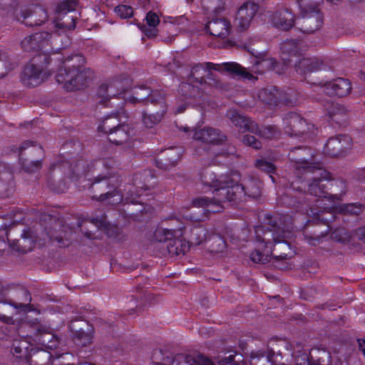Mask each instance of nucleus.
Returning <instances> with one entry per match:
<instances>
[{
    "instance_id": "obj_46",
    "label": "nucleus",
    "mask_w": 365,
    "mask_h": 365,
    "mask_svg": "<svg viewBox=\"0 0 365 365\" xmlns=\"http://www.w3.org/2000/svg\"><path fill=\"white\" fill-rule=\"evenodd\" d=\"M85 63V58L81 54L77 53L66 57L63 61V66L70 69L83 71Z\"/></svg>"
},
{
    "instance_id": "obj_26",
    "label": "nucleus",
    "mask_w": 365,
    "mask_h": 365,
    "mask_svg": "<svg viewBox=\"0 0 365 365\" xmlns=\"http://www.w3.org/2000/svg\"><path fill=\"white\" fill-rule=\"evenodd\" d=\"M227 117L241 132L248 131L252 133L257 129V123L255 121L240 114L236 110H229L227 113Z\"/></svg>"
},
{
    "instance_id": "obj_3",
    "label": "nucleus",
    "mask_w": 365,
    "mask_h": 365,
    "mask_svg": "<svg viewBox=\"0 0 365 365\" xmlns=\"http://www.w3.org/2000/svg\"><path fill=\"white\" fill-rule=\"evenodd\" d=\"M120 182L119 178L112 173L98 175L90 186L93 194L92 198L103 202L117 197V202H120L123 200V194L119 189Z\"/></svg>"
},
{
    "instance_id": "obj_20",
    "label": "nucleus",
    "mask_w": 365,
    "mask_h": 365,
    "mask_svg": "<svg viewBox=\"0 0 365 365\" xmlns=\"http://www.w3.org/2000/svg\"><path fill=\"white\" fill-rule=\"evenodd\" d=\"M69 328L73 333L75 341L85 346L91 342V326L88 322L83 319L72 320Z\"/></svg>"
},
{
    "instance_id": "obj_52",
    "label": "nucleus",
    "mask_w": 365,
    "mask_h": 365,
    "mask_svg": "<svg viewBox=\"0 0 365 365\" xmlns=\"http://www.w3.org/2000/svg\"><path fill=\"white\" fill-rule=\"evenodd\" d=\"M165 92L163 90L151 91V94L148 98V103L152 105L151 107L155 109H160V102L162 101L168 110L167 103L165 101Z\"/></svg>"
},
{
    "instance_id": "obj_29",
    "label": "nucleus",
    "mask_w": 365,
    "mask_h": 365,
    "mask_svg": "<svg viewBox=\"0 0 365 365\" xmlns=\"http://www.w3.org/2000/svg\"><path fill=\"white\" fill-rule=\"evenodd\" d=\"M294 15L292 11L284 6L278 9L272 16L273 24L276 27L289 30L294 25Z\"/></svg>"
},
{
    "instance_id": "obj_19",
    "label": "nucleus",
    "mask_w": 365,
    "mask_h": 365,
    "mask_svg": "<svg viewBox=\"0 0 365 365\" xmlns=\"http://www.w3.org/2000/svg\"><path fill=\"white\" fill-rule=\"evenodd\" d=\"M259 8V5L252 1H247L240 6L235 17L239 29L244 31L249 28Z\"/></svg>"
},
{
    "instance_id": "obj_11",
    "label": "nucleus",
    "mask_w": 365,
    "mask_h": 365,
    "mask_svg": "<svg viewBox=\"0 0 365 365\" xmlns=\"http://www.w3.org/2000/svg\"><path fill=\"white\" fill-rule=\"evenodd\" d=\"M239 180L238 173H232L227 175V182L221 185L215 192L217 202L219 208L222 207L221 204L225 202L236 203L242 200L244 197L241 187L237 184Z\"/></svg>"
},
{
    "instance_id": "obj_54",
    "label": "nucleus",
    "mask_w": 365,
    "mask_h": 365,
    "mask_svg": "<svg viewBox=\"0 0 365 365\" xmlns=\"http://www.w3.org/2000/svg\"><path fill=\"white\" fill-rule=\"evenodd\" d=\"M192 82L182 83L179 86V93L185 98H195L199 94L198 87Z\"/></svg>"
},
{
    "instance_id": "obj_47",
    "label": "nucleus",
    "mask_w": 365,
    "mask_h": 365,
    "mask_svg": "<svg viewBox=\"0 0 365 365\" xmlns=\"http://www.w3.org/2000/svg\"><path fill=\"white\" fill-rule=\"evenodd\" d=\"M91 222L96 227L103 229L109 237L118 238L120 235V229L115 225H111L103 220L94 218Z\"/></svg>"
},
{
    "instance_id": "obj_56",
    "label": "nucleus",
    "mask_w": 365,
    "mask_h": 365,
    "mask_svg": "<svg viewBox=\"0 0 365 365\" xmlns=\"http://www.w3.org/2000/svg\"><path fill=\"white\" fill-rule=\"evenodd\" d=\"M301 13L319 11L317 0H297Z\"/></svg>"
},
{
    "instance_id": "obj_25",
    "label": "nucleus",
    "mask_w": 365,
    "mask_h": 365,
    "mask_svg": "<svg viewBox=\"0 0 365 365\" xmlns=\"http://www.w3.org/2000/svg\"><path fill=\"white\" fill-rule=\"evenodd\" d=\"M206 31L215 37L225 38L230 34L231 25L225 18H212L205 25Z\"/></svg>"
},
{
    "instance_id": "obj_59",
    "label": "nucleus",
    "mask_w": 365,
    "mask_h": 365,
    "mask_svg": "<svg viewBox=\"0 0 365 365\" xmlns=\"http://www.w3.org/2000/svg\"><path fill=\"white\" fill-rule=\"evenodd\" d=\"M13 179V172L11 168L8 165L0 163V181L10 182Z\"/></svg>"
},
{
    "instance_id": "obj_39",
    "label": "nucleus",
    "mask_w": 365,
    "mask_h": 365,
    "mask_svg": "<svg viewBox=\"0 0 365 365\" xmlns=\"http://www.w3.org/2000/svg\"><path fill=\"white\" fill-rule=\"evenodd\" d=\"M329 119L338 125H344L347 121V110L340 104L332 103L327 108Z\"/></svg>"
},
{
    "instance_id": "obj_16",
    "label": "nucleus",
    "mask_w": 365,
    "mask_h": 365,
    "mask_svg": "<svg viewBox=\"0 0 365 365\" xmlns=\"http://www.w3.org/2000/svg\"><path fill=\"white\" fill-rule=\"evenodd\" d=\"M351 138L347 135H338L329 138L327 140L324 152L326 155L333 158L340 157L351 148Z\"/></svg>"
},
{
    "instance_id": "obj_55",
    "label": "nucleus",
    "mask_w": 365,
    "mask_h": 365,
    "mask_svg": "<svg viewBox=\"0 0 365 365\" xmlns=\"http://www.w3.org/2000/svg\"><path fill=\"white\" fill-rule=\"evenodd\" d=\"M341 212L344 215L357 216L362 213L364 210V205L361 203H351L344 205L341 207Z\"/></svg>"
},
{
    "instance_id": "obj_12",
    "label": "nucleus",
    "mask_w": 365,
    "mask_h": 365,
    "mask_svg": "<svg viewBox=\"0 0 365 365\" xmlns=\"http://www.w3.org/2000/svg\"><path fill=\"white\" fill-rule=\"evenodd\" d=\"M289 159L294 163L297 177L302 178L306 172H314L318 168L319 163L313 162V155L310 149L303 147L292 148L288 154Z\"/></svg>"
},
{
    "instance_id": "obj_60",
    "label": "nucleus",
    "mask_w": 365,
    "mask_h": 365,
    "mask_svg": "<svg viewBox=\"0 0 365 365\" xmlns=\"http://www.w3.org/2000/svg\"><path fill=\"white\" fill-rule=\"evenodd\" d=\"M115 11L123 19L130 18L133 16V8L127 5H118L115 7Z\"/></svg>"
},
{
    "instance_id": "obj_13",
    "label": "nucleus",
    "mask_w": 365,
    "mask_h": 365,
    "mask_svg": "<svg viewBox=\"0 0 365 365\" xmlns=\"http://www.w3.org/2000/svg\"><path fill=\"white\" fill-rule=\"evenodd\" d=\"M121 84L122 83L119 81L101 84L97 91V96L100 98L99 103H106L110 102V106H113V103L110 101L119 99L120 103L118 104V107L119 108H123L126 99Z\"/></svg>"
},
{
    "instance_id": "obj_10",
    "label": "nucleus",
    "mask_w": 365,
    "mask_h": 365,
    "mask_svg": "<svg viewBox=\"0 0 365 365\" xmlns=\"http://www.w3.org/2000/svg\"><path fill=\"white\" fill-rule=\"evenodd\" d=\"M258 97L263 103L270 106H293L298 101L297 95L294 91L289 90L284 92L276 86H268L260 90Z\"/></svg>"
},
{
    "instance_id": "obj_4",
    "label": "nucleus",
    "mask_w": 365,
    "mask_h": 365,
    "mask_svg": "<svg viewBox=\"0 0 365 365\" xmlns=\"http://www.w3.org/2000/svg\"><path fill=\"white\" fill-rule=\"evenodd\" d=\"M183 231L178 230L159 229L155 232L154 237L158 242V247L162 250V254H169L171 256L184 255L188 250V242L182 237Z\"/></svg>"
},
{
    "instance_id": "obj_40",
    "label": "nucleus",
    "mask_w": 365,
    "mask_h": 365,
    "mask_svg": "<svg viewBox=\"0 0 365 365\" xmlns=\"http://www.w3.org/2000/svg\"><path fill=\"white\" fill-rule=\"evenodd\" d=\"M32 346V344L25 338L15 339L12 343L11 353L16 357L24 359L26 361Z\"/></svg>"
},
{
    "instance_id": "obj_17",
    "label": "nucleus",
    "mask_w": 365,
    "mask_h": 365,
    "mask_svg": "<svg viewBox=\"0 0 365 365\" xmlns=\"http://www.w3.org/2000/svg\"><path fill=\"white\" fill-rule=\"evenodd\" d=\"M16 19L27 26L42 25L48 19L46 11L39 6L21 11L16 14Z\"/></svg>"
},
{
    "instance_id": "obj_24",
    "label": "nucleus",
    "mask_w": 365,
    "mask_h": 365,
    "mask_svg": "<svg viewBox=\"0 0 365 365\" xmlns=\"http://www.w3.org/2000/svg\"><path fill=\"white\" fill-rule=\"evenodd\" d=\"M48 76V75L43 72V68H38L29 63L24 67L21 81L28 87H36Z\"/></svg>"
},
{
    "instance_id": "obj_41",
    "label": "nucleus",
    "mask_w": 365,
    "mask_h": 365,
    "mask_svg": "<svg viewBox=\"0 0 365 365\" xmlns=\"http://www.w3.org/2000/svg\"><path fill=\"white\" fill-rule=\"evenodd\" d=\"M51 354L48 351L31 348L26 361L30 365H51Z\"/></svg>"
},
{
    "instance_id": "obj_28",
    "label": "nucleus",
    "mask_w": 365,
    "mask_h": 365,
    "mask_svg": "<svg viewBox=\"0 0 365 365\" xmlns=\"http://www.w3.org/2000/svg\"><path fill=\"white\" fill-rule=\"evenodd\" d=\"M29 142H24L19 148V160L22 169L28 173H33L39 170L42 168L43 158H36V156H24L26 145H29Z\"/></svg>"
},
{
    "instance_id": "obj_61",
    "label": "nucleus",
    "mask_w": 365,
    "mask_h": 365,
    "mask_svg": "<svg viewBox=\"0 0 365 365\" xmlns=\"http://www.w3.org/2000/svg\"><path fill=\"white\" fill-rule=\"evenodd\" d=\"M25 233L22 235V239L18 240L16 242L12 245V249L19 253H26L31 250V247H26L24 243L27 240V237H25Z\"/></svg>"
},
{
    "instance_id": "obj_42",
    "label": "nucleus",
    "mask_w": 365,
    "mask_h": 365,
    "mask_svg": "<svg viewBox=\"0 0 365 365\" xmlns=\"http://www.w3.org/2000/svg\"><path fill=\"white\" fill-rule=\"evenodd\" d=\"M209 236L208 230L202 225L195 226L190 230L188 244L199 245L207 240Z\"/></svg>"
},
{
    "instance_id": "obj_36",
    "label": "nucleus",
    "mask_w": 365,
    "mask_h": 365,
    "mask_svg": "<svg viewBox=\"0 0 365 365\" xmlns=\"http://www.w3.org/2000/svg\"><path fill=\"white\" fill-rule=\"evenodd\" d=\"M122 108H120V110L106 117L98 125V130L108 135L113 130L118 128V126L121 125V124L124 123L120 118V114L124 113Z\"/></svg>"
},
{
    "instance_id": "obj_43",
    "label": "nucleus",
    "mask_w": 365,
    "mask_h": 365,
    "mask_svg": "<svg viewBox=\"0 0 365 365\" xmlns=\"http://www.w3.org/2000/svg\"><path fill=\"white\" fill-rule=\"evenodd\" d=\"M151 94V89L147 86H141L134 87L132 90V96H129V101L132 103H144L148 105V98Z\"/></svg>"
},
{
    "instance_id": "obj_37",
    "label": "nucleus",
    "mask_w": 365,
    "mask_h": 365,
    "mask_svg": "<svg viewBox=\"0 0 365 365\" xmlns=\"http://www.w3.org/2000/svg\"><path fill=\"white\" fill-rule=\"evenodd\" d=\"M292 191H298V193H292L291 190L285 193L281 198L282 203L287 207H294L296 209L300 208V205L302 204L305 197L302 193V188L299 186H295L294 182L292 184Z\"/></svg>"
},
{
    "instance_id": "obj_63",
    "label": "nucleus",
    "mask_w": 365,
    "mask_h": 365,
    "mask_svg": "<svg viewBox=\"0 0 365 365\" xmlns=\"http://www.w3.org/2000/svg\"><path fill=\"white\" fill-rule=\"evenodd\" d=\"M296 365H320L319 363L312 364L309 356L305 353L298 354L295 358Z\"/></svg>"
},
{
    "instance_id": "obj_2",
    "label": "nucleus",
    "mask_w": 365,
    "mask_h": 365,
    "mask_svg": "<svg viewBox=\"0 0 365 365\" xmlns=\"http://www.w3.org/2000/svg\"><path fill=\"white\" fill-rule=\"evenodd\" d=\"M210 70L217 71L223 73L230 74L233 77L250 81H256L257 79L251 72L237 63H213L207 62L204 64L199 63L193 66L188 76L187 81L200 85L208 83L211 86L220 87L221 83L214 78Z\"/></svg>"
},
{
    "instance_id": "obj_23",
    "label": "nucleus",
    "mask_w": 365,
    "mask_h": 365,
    "mask_svg": "<svg viewBox=\"0 0 365 365\" xmlns=\"http://www.w3.org/2000/svg\"><path fill=\"white\" fill-rule=\"evenodd\" d=\"M180 149L169 148L157 155L155 158L156 166L163 170H169L175 167L180 159Z\"/></svg>"
},
{
    "instance_id": "obj_44",
    "label": "nucleus",
    "mask_w": 365,
    "mask_h": 365,
    "mask_svg": "<svg viewBox=\"0 0 365 365\" xmlns=\"http://www.w3.org/2000/svg\"><path fill=\"white\" fill-rule=\"evenodd\" d=\"M63 227H64V225L62 224V222L59 220H55L53 225L51 227L46 228V230L47 235L51 240L56 241L59 244L62 243L65 245L63 241L66 235H62L61 228Z\"/></svg>"
},
{
    "instance_id": "obj_34",
    "label": "nucleus",
    "mask_w": 365,
    "mask_h": 365,
    "mask_svg": "<svg viewBox=\"0 0 365 365\" xmlns=\"http://www.w3.org/2000/svg\"><path fill=\"white\" fill-rule=\"evenodd\" d=\"M278 357H281V354H275L272 351H269L267 354L262 351H252L250 356V364L251 365H261L266 362L271 363L272 365H286L284 363L278 362Z\"/></svg>"
},
{
    "instance_id": "obj_6",
    "label": "nucleus",
    "mask_w": 365,
    "mask_h": 365,
    "mask_svg": "<svg viewBox=\"0 0 365 365\" xmlns=\"http://www.w3.org/2000/svg\"><path fill=\"white\" fill-rule=\"evenodd\" d=\"M93 78V71L90 68L83 71L70 69L62 66L56 76V81L63 85L67 91H74L86 87Z\"/></svg>"
},
{
    "instance_id": "obj_31",
    "label": "nucleus",
    "mask_w": 365,
    "mask_h": 365,
    "mask_svg": "<svg viewBox=\"0 0 365 365\" xmlns=\"http://www.w3.org/2000/svg\"><path fill=\"white\" fill-rule=\"evenodd\" d=\"M166 113L167 109L161 101L160 109L149 107L146 110L143 112V123L147 128H153L162 120Z\"/></svg>"
},
{
    "instance_id": "obj_50",
    "label": "nucleus",
    "mask_w": 365,
    "mask_h": 365,
    "mask_svg": "<svg viewBox=\"0 0 365 365\" xmlns=\"http://www.w3.org/2000/svg\"><path fill=\"white\" fill-rule=\"evenodd\" d=\"M252 133L264 139H272L279 133V131L275 125H269L259 127L257 124L256 130Z\"/></svg>"
},
{
    "instance_id": "obj_58",
    "label": "nucleus",
    "mask_w": 365,
    "mask_h": 365,
    "mask_svg": "<svg viewBox=\"0 0 365 365\" xmlns=\"http://www.w3.org/2000/svg\"><path fill=\"white\" fill-rule=\"evenodd\" d=\"M255 167L267 173V174H272V173H274L275 172V170H276V167L275 165L267 161V160H265L264 159H258L255 161Z\"/></svg>"
},
{
    "instance_id": "obj_18",
    "label": "nucleus",
    "mask_w": 365,
    "mask_h": 365,
    "mask_svg": "<svg viewBox=\"0 0 365 365\" xmlns=\"http://www.w3.org/2000/svg\"><path fill=\"white\" fill-rule=\"evenodd\" d=\"M323 24V15L320 11L301 13L297 19L298 29L304 34H312L318 31Z\"/></svg>"
},
{
    "instance_id": "obj_64",
    "label": "nucleus",
    "mask_w": 365,
    "mask_h": 365,
    "mask_svg": "<svg viewBox=\"0 0 365 365\" xmlns=\"http://www.w3.org/2000/svg\"><path fill=\"white\" fill-rule=\"evenodd\" d=\"M145 20L148 26L150 27H156V26L160 23L159 17L153 11H149L147 14Z\"/></svg>"
},
{
    "instance_id": "obj_32",
    "label": "nucleus",
    "mask_w": 365,
    "mask_h": 365,
    "mask_svg": "<svg viewBox=\"0 0 365 365\" xmlns=\"http://www.w3.org/2000/svg\"><path fill=\"white\" fill-rule=\"evenodd\" d=\"M199 175L202 182L205 185L213 187L215 189V192L222 184L225 183L227 181V175H221L219 177H217L215 172L210 168L203 169Z\"/></svg>"
},
{
    "instance_id": "obj_1",
    "label": "nucleus",
    "mask_w": 365,
    "mask_h": 365,
    "mask_svg": "<svg viewBox=\"0 0 365 365\" xmlns=\"http://www.w3.org/2000/svg\"><path fill=\"white\" fill-rule=\"evenodd\" d=\"M292 225L284 226L282 219H270L266 226H258L255 229L259 245L250 254V259L255 263L266 264L272 261L279 269L288 267L283 262L293 255L289 240L293 237Z\"/></svg>"
},
{
    "instance_id": "obj_53",
    "label": "nucleus",
    "mask_w": 365,
    "mask_h": 365,
    "mask_svg": "<svg viewBox=\"0 0 365 365\" xmlns=\"http://www.w3.org/2000/svg\"><path fill=\"white\" fill-rule=\"evenodd\" d=\"M218 359V365H244L245 364L243 356L237 352Z\"/></svg>"
},
{
    "instance_id": "obj_5",
    "label": "nucleus",
    "mask_w": 365,
    "mask_h": 365,
    "mask_svg": "<svg viewBox=\"0 0 365 365\" xmlns=\"http://www.w3.org/2000/svg\"><path fill=\"white\" fill-rule=\"evenodd\" d=\"M30 329L26 336L34 338V340L46 349H56L59 344V339L49 327L41 324L38 321H27L23 323L19 329V334H24L25 330Z\"/></svg>"
},
{
    "instance_id": "obj_9",
    "label": "nucleus",
    "mask_w": 365,
    "mask_h": 365,
    "mask_svg": "<svg viewBox=\"0 0 365 365\" xmlns=\"http://www.w3.org/2000/svg\"><path fill=\"white\" fill-rule=\"evenodd\" d=\"M284 132L288 135L306 139L314 130V125L296 113H287L283 119Z\"/></svg>"
},
{
    "instance_id": "obj_22",
    "label": "nucleus",
    "mask_w": 365,
    "mask_h": 365,
    "mask_svg": "<svg viewBox=\"0 0 365 365\" xmlns=\"http://www.w3.org/2000/svg\"><path fill=\"white\" fill-rule=\"evenodd\" d=\"M48 31L36 33L26 36L21 42V48L26 52H33L41 49L51 38Z\"/></svg>"
},
{
    "instance_id": "obj_33",
    "label": "nucleus",
    "mask_w": 365,
    "mask_h": 365,
    "mask_svg": "<svg viewBox=\"0 0 365 365\" xmlns=\"http://www.w3.org/2000/svg\"><path fill=\"white\" fill-rule=\"evenodd\" d=\"M244 197L257 198L261 195L262 182L257 178L249 176L240 185Z\"/></svg>"
},
{
    "instance_id": "obj_15",
    "label": "nucleus",
    "mask_w": 365,
    "mask_h": 365,
    "mask_svg": "<svg viewBox=\"0 0 365 365\" xmlns=\"http://www.w3.org/2000/svg\"><path fill=\"white\" fill-rule=\"evenodd\" d=\"M77 6V0H63L60 2L56 7L58 14L55 26L57 29H63L66 30L73 29L76 27V17L67 14L74 11Z\"/></svg>"
},
{
    "instance_id": "obj_7",
    "label": "nucleus",
    "mask_w": 365,
    "mask_h": 365,
    "mask_svg": "<svg viewBox=\"0 0 365 365\" xmlns=\"http://www.w3.org/2000/svg\"><path fill=\"white\" fill-rule=\"evenodd\" d=\"M192 132V139L202 143L195 148V153L198 156L208 154L211 145H222L227 140V136L220 130L212 127L195 128Z\"/></svg>"
},
{
    "instance_id": "obj_35",
    "label": "nucleus",
    "mask_w": 365,
    "mask_h": 365,
    "mask_svg": "<svg viewBox=\"0 0 365 365\" xmlns=\"http://www.w3.org/2000/svg\"><path fill=\"white\" fill-rule=\"evenodd\" d=\"M297 72L307 75L320 70L323 63L317 58H303L294 64Z\"/></svg>"
},
{
    "instance_id": "obj_27",
    "label": "nucleus",
    "mask_w": 365,
    "mask_h": 365,
    "mask_svg": "<svg viewBox=\"0 0 365 365\" xmlns=\"http://www.w3.org/2000/svg\"><path fill=\"white\" fill-rule=\"evenodd\" d=\"M172 365H215L208 357L202 354H178L173 358Z\"/></svg>"
},
{
    "instance_id": "obj_51",
    "label": "nucleus",
    "mask_w": 365,
    "mask_h": 365,
    "mask_svg": "<svg viewBox=\"0 0 365 365\" xmlns=\"http://www.w3.org/2000/svg\"><path fill=\"white\" fill-rule=\"evenodd\" d=\"M14 68V64L11 63L9 54L5 51H0V78L6 76Z\"/></svg>"
},
{
    "instance_id": "obj_49",
    "label": "nucleus",
    "mask_w": 365,
    "mask_h": 365,
    "mask_svg": "<svg viewBox=\"0 0 365 365\" xmlns=\"http://www.w3.org/2000/svg\"><path fill=\"white\" fill-rule=\"evenodd\" d=\"M50 62L51 58L49 54L46 53H38L32 58L29 64L38 67V68H43V72L50 76L51 73L47 71Z\"/></svg>"
},
{
    "instance_id": "obj_21",
    "label": "nucleus",
    "mask_w": 365,
    "mask_h": 365,
    "mask_svg": "<svg viewBox=\"0 0 365 365\" xmlns=\"http://www.w3.org/2000/svg\"><path fill=\"white\" fill-rule=\"evenodd\" d=\"M320 85L324 87L328 95L340 98L348 96L352 89L349 80L344 78H337L324 83L321 82Z\"/></svg>"
},
{
    "instance_id": "obj_45",
    "label": "nucleus",
    "mask_w": 365,
    "mask_h": 365,
    "mask_svg": "<svg viewBox=\"0 0 365 365\" xmlns=\"http://www.w3.org/2000/svg\"><path fill=\"white\" fill-rule=\"evenodd\" d=\"M257 60L254 63L253 71L257 73H262L267 70H272L277 66V61L272 58H263L256 56Z\"/></svg>"
},
{
    "instance_id": "obj_38",
    "label": "nucleus",
    "mask_w": 365,
    "mask_h": 365,
    "mask_svg": "<svg viewBox=\"0 0 365 365\" xmlns=\"http://www.w3.org/2000/svg\"><path fill=\"white\" fill-rule=\"evenodd\" d=\"M130 128L129 125L123 123L118 128L109 133L108 140L115 145H121L126 143L130 137Z\"/></svg>"
},
{
    "instance_id": "obj_62",
    "label": "nucleus",
    "mask_w": 365,
    "mask_h": 365,
    "mask_svg": "<svg viewBox=\"0 0 365 365\" xmlns=\"http://www.w3.org/2000/svg\"><path fill=\"white\" fill-rule=\"evenodd\" d=\"M242 141L245 145L252 147L255 149H260L262 143L255 136L245 135L243 136Z\"/></svg>"
},
{
    "instance_id": "obj_57",
    "label": "nucleus",
    "mask_w": 365,
    "mask_h": 365,
    "mask_svg": "<svg viewBox=\"0 0 365 365\" xmlns=\"http://www.w3.org/2000/svg\"><path fill=\"white\" fill-rule=\"evenodd\" d=\"M29 143V145H26V149L24 150V156H36V158H43V150L41 146L34 145L32 143Z\"/></svg>"
},
{
    "instance_id": "obj_48",
    "label": "nucleus",
    "mask_w": 365,
    "mask_h": 365,
    "mask_svg": "<svg viewBox=\"0 0 365 365\" xmlns=\"http://www.w3.org/2000/svg\"><path fill=\"white\" fill-rule=\"evenodd\" d=\"M216 200H217V197H216V194L215 193L214 197L212 198H210L207 197H195V198L192 199V205L194 207H202V208H207L208 207L213 206V207H215L216 209L211 210L210 211H212L213 212H218V211H220L219 204Z\"/></svg>"
},
{
    "instance_id": "obj_8",
    "label": "nucleus",
    "mask_w": 365,
    "mask_h": 365,
    "mask_svg": "<svg viewBox=\"0 0 365 365\" xmlns=\"http://www.w3.org/2000/svg\"><path fill=\"white\" fill-rule=\"evenodd\" d=\"M327 213L322 212L317 213L314 220L317 222H322L323 224L327 225V229L322 232L314 230L313 235H309L307 232V229L304 231V236L307 240L308 242L312 245H317L319 243L321 237L327 235L329 232H331V237L332 240L346 243L349 242L351 239V235L346 229L344 227H338L331 231V226L329 223L334 220V216L329 213L330 217H326L324 215Z\"/></svg>"
},
{
    "instance_id": "obj_14",
    "label": "nucleus",
    "mask_w": 365,
    "mask_h": 365,
    "mask_svg": "<svg viewBox=\"0 0 365 365\" xmlns=\"http://www.w3.org/2000/svg\"><path fill=\"white\" fill-rule=\"evenodd\" d=\"M312 173L314 176L309 180L308 192L310 195L319 197H327L328 192L327 191V185L325 182L331 180L330 174L326 170L322 168L321 164L318 165V168L314 172H306L303 175Z\"/></svg>"
},
{
    "instance_id": "obj_30",
    "label": "nucleus",
    "mask_w": 365,
    "mask_h": 365,
    "mask_svg": "<svg viewBox=\"0 0 365 365\" xmlns=\"http://www.w3.org/2000/svg\"><path fill=\"white\" fill-rule=\"evenodd\" d=\"M304 42L299 40H287L281 45L282 58L285 63L292 62V57H296L303 51Z\"/></svg>"
}]
</instances>
